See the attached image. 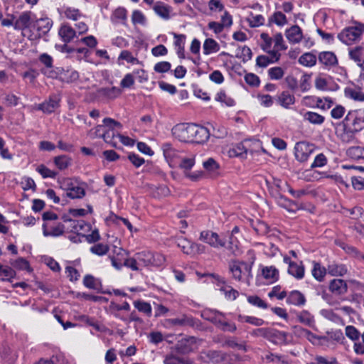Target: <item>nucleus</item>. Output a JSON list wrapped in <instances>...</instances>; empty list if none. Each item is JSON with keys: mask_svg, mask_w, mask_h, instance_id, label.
Returning <instances> with one entry per match:
<instances>
[{"mask_svg": "<svg viewBox=\"0 0 364 364\" xmlns=\"http://www.w3.org/2000/svg\"><path fill=\"white\" fill-rule=\"evenodd\" d=\"M252 264L245 262L234 260L229 264L230 272L232 274V278L237 281L249 280L252 277Z\"/></svg>", "mask_w": 364, "mask_h": 364, "instance_id": "nucleus-1", "label": "nucleus"}, {"mask_svg": "<svg viewBox=\"0 0 364 364\" xmlns=\"http://www.w3.org/2000/svg\"><path fill=\"white\" fill-rule=\"evenodd\" d=\"M199 240L216 249L225 247L228 249V237L226 234H218L211 230H203L200 234Z\"/></svg>", "mask_w": 364, "mask_h": 364, "instance_id": "nucleus-2", "label": "nucleus"}, {"mask_svg": "<svg viewBox=\"0 0 364 364\" xmlns=\"http://www.w3.org/2000/svg\"><path fill=\"white\" fill-rule=\"evenodd\" d=\"M176 343L174 348L181 354H187L197 349L200 339L195 336L180 333L176 337Z\"/></svg>", "mask_w": 364, "mask_h": 364, "instance_id": "nucleus-3", "label": "nucleus"}, {"mask_svg": "<svg viewBox=\"0 0 364 364\" xmlns=\"http://www.w3.org/2000/svg\"><path fill=\"white\" fill-rule=\"evenodd\" d=\"M363 35L362 23H358L355 26H348L341 31L338 38L344 44L350 46L358 42Z\"/></svg>", "mask_w": 364, "mask_h": 364, "instance_id": "nucleus-4", "label": "nucleus"}, {"mask_svg": "<svg viewBox=\"0 0 364 364\" xmlns=\"http://www.w3.org/2000/svg\"><path fill=\"white\" fill-rule=\"evenodd\" d=\"M138 263L143 267H161L166 261L165 257L157 252L143 251L135 255Z\"/></svg>", "mask_w": 364, "mask_h": 364, "instance_id": "nucleus-5", "label": "nucleus"}, {"mask_svg": "<svg viewBox=\"0 0 364 364\" xmlns=\"http://www.w3.org/2000/svg\"><path fill=\"white\" fill-rule=\"evenodd\" d=\"M166 323L171 326L191 327L197 330H202V323L192 316L182 314L178 318H168Z\"/></svg>", "mask_w": 364, "mask_h": 364, "instance_id": "nucleus-6", "label": "nucleus"}, {"mask_svg": "<svg viewBox=\"0 0 364 364\" xmlns=\"http://www.w3.org/2000/svg\"><path fill=\"white\" fill-rule=\"evenodd\" d=\"M193 124H178L172 128L173 136L181 141L192 142Z\"/></svg>", "mask_w": 364, "mask_h": 364, "instance_id": "nucleus-7", "label": "nucleus"}, {"mask_svg": "<svg viewBox=\"0 0 364 364\" xmlns=\"http://www.w3.org/2000/svg\"><path fill=\"white\" fill-rule=\"evenodd\" d=\"M315 146L306 141H299L294 146V155L297 161L304 162L314 152Z\"/></svg>", "mask_w": 364, "mask_h": 364, "instance_id": "nucleus-8", "label": "nucleus"}, {"mask_svg": "<svg viewBox=\"0 0 364 364\" xmlns=\"http://www.w3.org/2000/svg\"><path fill=\"white\" fill-rule=\"evenodd\" d=\"M63 220L65 223V230L77 235H83L89 228V225L83 220H73L68 215H63Z\"/></svg>", "mask_w": 364, "mask_h": 364, "instance_id": "nucleus-9", "label": "nucleus"}, {"mask_svg": "<svg viewBox=\"0 0 364 364\" xmlns=\"http://www.w3.org/2000/svg\"><path fill=\"white\" fill-rule=\"evenodd\" d=\"M35 15L30 11L22 12L15 21L14 28L18 31H25L28 28L34 21Z\"/></svg>", "mask_w": 364, "mask_h": 364, "instance_id": "nucleus-10", "label": "nucleus"}, {"mask_svg": "<svg viewBox=\"0 0 364 364\" xmlns=\"http://www.w3.org/2000/svg\"><path fill=\"white\" fill-rule=\"evenodd\" d=\"M353 121L352 132H358L364 128V117H358L354 112H349L343 121L344 127L348 126L349 121Z\"/></svg>", "mask_w": 364, "mask_h": 364, "instance_id": "nucleus-11", "label": "nucleus"}, {"mask_svg": "<svg viewBox=\"0 0 364 364\" xmlns=\"http://www.w3.org/2000/svg\"><path fill=\"white\" fill-rule=\"evenodd\" d=\"M288 333L284 331L269 328L267 339L277 345L287 343Z\"/></svg>", "mask_w": 364, "mask_h": 364, "instance_id": "nucleus-12", "label": "nucleus"}, {"mask_svg": "<svg viewBox=\"0 0 364 364\" xmlns=\"http://www.w3.org/2000/svg\"><path fill=\"white\" fill-rule=\"evenodd\" d=\"M209 137L210 132L206 127L193 124L192 142L204 143Z\"/></svg>", "mask_w": 364, "mask_h": 364, "instance_id": "nucleus-13", "label": "nucleus"}, {"mask_svg": "<svg viewBox=\"0 0 364 364\" xmlns=\"http://www.w3.org/2000/svg\"><path fill=\"white\" fill-rule=\"evenodd\" d=\"M59 102L60 97L56 95H53L50 96L48 100L39 104L38 109L44 113L50 114L59 107Z\"/></svg>", "mask_w": 364, "mask_h": 364, "instance_id": "nucleus-14", "label": "nucleus"}, {"mask_svg": "<svg viewBox=\"0 0 364 364\" xmlns=\"http://www.w3.org/2000/svg\"><path fill=\"white\" fill-rule=\"evenodd\" d=\"M329 291L337 296L343 295L348 291V285L343 279H333L329 283Z\"/></svg>", "mask_w": 364, "mask_h": 364, "instance_id": "nucleus-15", "label": "nucleus"}, {"mask_svg": "<svg viewBox=\"0 0 364 364\" xmlns=\"http://www.w3.org/2000/svg\"><path fill=\"white\" fill-rule=\"evenodd\" d=\"M66 195L68 197L75 199V198H82L85 195V190L83 187L75 185L70 181H66Z\"/></svg>", "mask_w": 364, "mask_h": 364, "instance_id": "nucleus-16", "label": "nucleus"}, {"mask_svg": "<svg viewBox=\"0 0 364 364\" xmlns=\"http://www.w3.org/2000/svg\"><path fill=\"white\" fill-rule=\"evenodd\" d=\"M350 59L357 63L360 67L364 66V46H357L348 49Z\"/></svg>", "mask_w": 364, "mask_h": 364, "instance_id": "nucleus-17", "label": "nucleus"}, {"mask_svg": "<svg viewBox=\"0 0 364 364\" xmlns=\"http://www.w3.org/2000/svg\"><path fill=\"white\" fill-rule=\"evenodd\" d=\"M287 303L294 306H304L306 304L305 296L298 290L291 291L287 296Z\"/></svg>", "mask_w": 364, "mask_h": 364, "instance_id": "nucleus-18", "label": "nucleus"}, {"mask_svg": "<svg viewBox=\"0 0 364 364\" xmlns=\"http://www.w3.org/2000/svg\"><path fill=\"white\" fill-rule=\"evenodd\" d=\"M285 35L291 43H297L302 39L303 35L300 27L297 25L292 26L285 31Z\"/></svg>", "mask_w": 364, "mask_h": 364, "instance_id": "nucleus-19", "label": "nucleus"}, {"mask_svg": "<svg viewBox=\"0 0 364 364\" xmlns=\"http://www.w3.org/2000/svg\"><path fill=\"white\" fill-rule=\"evenodd\" d=\"M319 63L321 64L333 67L338 65V59L334 53L331 51H323L318 54V57Z\"/></svg>", "mask_w": 364, "mask_h": 364, "instance_id": "nucleus-20", "label": "nucleus"}, {"mask_svg": "<svg viewBox=\"0 0 364 364\" xmlns=\"http://www.w3.org/2000/svg\"><path fill=\"white\" fill-rule=\"evenodd\" d=\"M327 271L331 276L343 277L348 272V268L343 264L333 262L328 264Z\"/></svg>", "mask_w": 364, "mask_h": 364, "instance_id": "nucleus-21", "label": "nucleus"}, {"mask_svg": "<svg viewBox=\"0 0 364 364\" xmlns=\"http://www.w3.org/2000/svg\"><path fill=\"white\" fill-rule=\"evenodd\" d=\"M39 60L43 63L46 69L42 70V73L48 77H56L57 73L53 70H47L53 67V58L47 53H43L39 57Z\"/></svg>", "mask_w": 364, "mask_h": 364, "instance_id": "nucleus-22", "label": "nucleus"}, {"mask_svg": "<svg viewBox=\"0 0 364 364\" xmlns=\"http://www.w3.org/2000/svg\"><path fill=\"white\" fill-rule=\"evenodd\" d=\"M201 316L216 326L220 323V319L225 317V314L217 310L205 309L201 312Z\"/></svg>", "mask_w": 364, "mask_h": 364, "instance_id": "nucleus-23", "label": "nucleus"}, {"mask_svg": "<svg viewBox=\"0 0 364 364\" xmlns=\"http://www.w3.org/2000/svg\"><path fill=\"white\" fill-rule=\"evenodd\" d=\"M58 34L65 43H69L76 36L75 30L68 24H63L60 26Z\"/></svg>", "mask_w": 364, "mask_h": 364, "instance_id": "nucleus-24", "label": "nucleus"}, {"mask_svg": "<svg viewBox=\"0 0 364 364\" xmlns=\"http://www.w3.org/2000/svg\"><path fill=\"white\" fill-rule=\"evenodd\" d=\"M153 9L155 13L161 18L168 20L170 18V13L171 11V7L164 2L158 1L153 6Z\"/></svg>", "mask_w": 364, "mask_h": 364, "instance_id": "nucleus-25", "label": "nucleus"}, {"mask_svg": "<svg viewBox=\"0 0 364 364\" xmlns=\"http://www.w3.org/2000/svg\"><path fill=\"white\" fill-rule=\"evenodd\" d=\"M35 21L37 31L41 36L48 33L53 26V21L49 18H41Z\"/></svg>", "mask_w": 364, "mask_h": 364, "instance_id": "nucleus-26", "label": "nucleus"}, {"mask_svg": "<svg viewBox=\"0 0 364 364\" xmlns=\"http://www.w3.org/2000/svg\"><path fill=\"white\" fill-rule=\"evenodd\" d=\"M288 273L293 276L298 280L302 279L304 277L305 269L302 263L297 264L294 262L288 267Z\"/></svg>", "mask_w": 364, "mask_h": 364, "instance_id": "nucleus-27", "label": "nucleus"}, {"mask_svg": "<svg viewBox=\"0 0 364 364\" xmlns=\"http://www.w3.org/2000/svg\"><path fill=\"white\" fill-rule=\"evenodd\" d=\"M278 103L283 107L287 109L295 102V97L288 91H283L277 99Z\"/></svg>", "mask_w": 364, "mask_h": 364, "instance_id": "nucleus-28", "label": "nucleus"}, {"mask_svg": "<svg viewBox=\"0 0 364 364\" xmlns=\"http://www.w3.org/2000/svg\"><path fill=\"white\" fill-rule=\"evenodd\" d=\"M114 253L116 256L109 255V258L111 260L112 266L117 269H120L122 267V260L119 258V256L123 257L124 255H127V252L122 248L115 247Z\"/></svg>", "mask_w": 364, "mask_h": 364, "instance_id": "nucleus-29", "label": "nucleus"}, {"mask_svg": "<svg viewBox=\"0 0 364 364\" xmlns=\"http://www.w3.org/2000/svg\"><path fill=\"white\" fill-rule=\"evenodd\" d=\"M277 203L279 205L285 208L289 212L296 213V210L300 209L298 203L283 196H280Z\"/></svg>", "mask_w": 364, "mask_h": 364, "instance_id": "nucleus-30", "label": "nucleus"}, {"mask_svg": "<svg viewBox=\"0 0 364 364\" xmlns=\"http://www.w3.org/2000/svg\"><path fill=\"white\" fill-rule=\"evenodd\" d=\"M97 93L100 96H103L109 99H114L121 94V89L116 87H102L97 90Z\"/></svg>", "mask_w": 364, "mask_h": 364, "instance_id": "nucleus-31", "label": "nucleus"}, {"mask_svg": "<svg viewBox=\"0 0 364 364\" xmlns=\"http://www.w3.org/2000/svg\"><path fill=\"white\" fill-rule=\"evenodd\" d=\"M203 53L210 55L220 50V45L213 38H207L203 46Z\"/></svg>", "mask_w": 364, "mask_h": 364, "instance_id": "nucleus-32", "label": "nucleus"}, {"mask_svg": "<svg viewBox=\"0 0 364 364\" xmlns=\"http://www.w3.org/2000/svg\"><path fill=\"white\" fill-rule=\"evenodd\" d=\"M326 272H328L327 268L322 267L318 262H313L311 274L314 278L317 281L321 282L326 276Z\"/></svg>", "mask_w": 364, "mask_h": 364, "instance_id": "nucleus-33", "label": "nucleus"}, {"mask_svg": "<svg viewBox=\"0 0 364 364\" xmlns=\"http://www.w3.org/2000/svg\"><path fill=\"white\" fill-rule=\"evenodd\" d=\"M304 119L313 124H322L325 120V117L314 112H306L304 115Z\"/></svg>", "mask_w": 364, "mask_h": 364, "instance_id": "nucleus-34", "label": "nucleus"}, {"mask_svg": "<svg viewBox=\"0 0 364 364\" xmlns=\"http://www.w3.org/2000/svg\"><path fill=\"white\" fill-rule=\"evenodd\" d=\"M176 243L181 248L183 253L186 255H192L193 242L182 237L176 239Z\"/></svg>", "mask_w": 364, "mask_h": 364, "instance_id": "nucleus-35", "label": "nucleus"}, {"mask_svg": "<svg viewBox=\"0 0 364 364\" xmlns=\"http://www.w3.org/2000/svg\"><path fill=\"white\" fill-rule=\"evenodd\" d=\"M262 272L264 277L270 279L272 282H276L279 279V271L273 266L264 267Z\"/></svg>", "mask_w": 364, "mask_h": 364, "instance_id": "nucleus-36", "label": "nucleus"}, {"mask_svg": "<svg viewBox=\"0 0 364 364\" xmlns=\"http://www.w3.org/2000/svg\"><path fill=\"white\" fill-rule=\"evenodd\" d=\"M164 364H191V362L188 359L170 353L165 356Z\"/></svg>", "mask_w": 364, "mask_h": 364, "instance_id": "nucleus-37", "label": "nucleus"}, {"mask_svg": "<svg viewBox=\"0 0 364 364\" xmlns=\"http://www.w3.org/2000/svg\"><path fill=\"white\" fill-rule=\"evenodd\" d=\"M133 304L139 311L144 313L149 317L151 316L152 309L149 303L141 300H136Z\"/></svg>", "mask_w": 364, "mask_h": 364, "instance_id": "nucleus-38", "label": "nucleus"}, {"mask_svg": "<svg viewBox=\"0 0 364 364\" xmlns=\"http://www.w3.org/2000/svg\"><path fill=\"white\" fill-rule=\"evenodd\" d=\"M299 63L306 67H312L316 63V56L311 53H305L299 58Z\"/></svg>", "mask_w": 364, "mask_h": 364, "instance_id": "nucleus-39", "label": "nucleus"}, {"mask_svg": "<svg viewBox=\"0 0 364 364\" xmlns=\"http://www.w3.org/2000/svg\"><path fill=\"white\" fill-rule=\"evenodd\" d=\"M306 364H341L334 357L326 358L322 355H316Z\"/></svg>", "mask_w": 364, "mask_h": 364, "instance_id": "nucleus-40", "label": "nucleus"}, {"mask_svg": "<svg viewBox=\"0 0 364 364\" xmlns=\"http://www.w3.org/2000/svg\"><path fill=\"white\" fill-rule=\"evenodd\" d=\"M43 235L44 236H53L58 237L62 235L65 230V226L63 224H58V225L53 227L50 231L46 230V225L43 224Z\"/></svg>", "mask_w": 364, "mask_h": 364, "instance_id": "nucleus-41", "label": "nucleus"}, {"mask_svg": "<svg viewBox=\"0 0 364 364\" xmlns=\"http://www.w3.org/2000/svg\"><path fill=\"white\" fill-rule=\"evenodd\" d=\"M247 149L243 143H238L229 150L228 154L230 157H243L247 154Z\"/></svg>", "mask_w": 364, "mask_h": 364, "instance_id": "nucleus-42", "label": "nucleus"}, {"mask_svg": "<svg viewBox=\"0 0 364 364\" xmlns=\"http://www.w3.org/2000/svg\"><path fill=\"white\" fill-rule=\"evenodd\" d=\"M127 10L124 8L119 7L113 12L111 20L114 23L123 22L127 19Z\"/></svg>", "mask_w": 364, "mask_h": 364, "instance_id": "nucleus-43", "label": "nucleus"}, {"mask_svg": "<svg viewBox=\"0 0 364 364\" xmlns=\"http://www.w3.org/2000/svg\"><path fill=\"white\" fill-rule=\"evenodd\" d=\"M327 336H323L322 339L328 341L333 340L338 343H342L345 339L343 332L341 330H331L326 332Z\"/></svg>", "mask_w": 364, "mask_h": 364, "instance_id": "nucleus-44", "label": "nucleus"}, {"mask_svg": "<svg viewBox=\"0 0 364 364\" xmlns=\"http://www.w3.org/2000/svg\"><path fill=\"white\" fill-rule=\"evenodd\" d=\"M54 164L60 170H64L70 165L71 159L66 155H61L54 158Z\"/></svg>", "mask_w": 364, "mask_h": 364, "instance_id": "nucleus-45", "label": "nucleus"}, {"mask_svg": "<svg viewBox=\"0 0 364 364\" xmlns=\"http://www.w3.org/2000/svg\"><path fill=\"white\" fill-rule=\"evenodd\" d=\"M270 23H274L278 26H283L287 23L286 16L281 11L274 12L269 19Z\"/></svg>", "mask_w": 364, "mask_h": 364, "instance_id": "nucleus-46", "label": "nucleus"}, {"mask_svg": "<svg viewBox=\"0 0 364 364\" xmlns=\"http://www.w3.org/2000/svg\"><path fill=\"white\" fill-rule=\"evenodd\" d=\"M264 18L262 15H254L252 13H250V16L247 18V21L249 23V26L251 28L259 27L264 25Z\"/></svg>", "mask_w": 364, "mask_h": 364, "instance_id": "nucleus-47", "label": "nucleus"}, {"mask_svg": "<svg viewBox=\"0 0 364 364\" xmlns=\"http://www.w3.org/2000/svg\"><path fill=\"white\" fill-rule=\"evenodd\" d=\"M239 230L237 227H235L231 233L227 232L226 235L228 237V250H229L231 252L235 253V252L237 250V240L236 238L233 237V233L237 232Z\"/></svg>", "mask_w": 364, "mask_h": 364, "instance_id": "nucleus-48", "label": "nucleus"}, {"mask_svg": "<svg viewBox=\"0 0 364 364\" xmlns=\"http://www.w3.org/2000/svg\"><path fill=\"white\" fill-rule=\"evenodd\" d=\"M216 326L223 331L233 333L237 330V326L235 323L227 321L224 318L220 319V323H218Z\"/></svg>", "mask_w": 364, "mask_h": 364, "instance_id": "nucleus-49", "label": "nucleus"}, {"mask_svg": "<svg viewBox=\"0 0 364 364\" xmlns=\"http://www.w3.org/2000/svg\"><path fill=\"white\" fill-rule=\"evenodd\" d=\"M348 155L354 159H364V147L353 146L348 149Z\"/></svg>", "mask_w": 364, "mask_h": 364, "instance_id": "nucleus-50", "label": "nucleus"}, {"mask_svg": "<svg viewBox=\"0 0 364 364\" xmlns=\"http://www.w3.org/2000/svg\"><path fill=\"white\" fill-rule=\"evenodd\" d=\"M109 250V247L103 243H97L90 247V252L98 256L105 255Z\"/></svg>", "mask_w": 364, "mask_h": 364, "instance_id": "nucleus-51", "label": "nucleus"}, {"mask_svg": "<svg viewBox=\"0 0 364 364\" xmlns=\"http://www.w3.org/2000/svg\"><path fill=\"white\" fill-rule=\"evenodd\" d=\"M238 321L241 322H246L249 323L250 324H252L256 326H260L264 324V321L263 319L257 318L255 316H243V315H239L238 316Z\"/></svg>", "mask_w": 364, "mask_h": 364, "instance_id": "nucleus-52", "label": "nucleus"}, {"mask_svg": "<svg viewBox=\"0 0 364 364\" xmlns=\"http://www.w3.org/2000/svg\"><path fill=\"white\" fill-rule=\"evenodd\" d=\"M345 333L349 339L354 342L358 341L360 336V333L359 331L355 326L351 325L347 326L346 327Z\"/></svg>", "mask_w": 364, "mask_h": 364, "instance_id": "nucleus-53", "label": "nucleus"}, {"mask_svg": "<svg viewBox=\"0 0 364 364\" xmlns=\"http://www.w3.org/2000/svg\"><path fill=\"white\" fill-rule=\"evenodd\" d=\"M83 284L89 289H97L100 285V282L97 279L91 274H87L83 279Z\"/></svg>", "mask_w": 364, "mask_h": 364, "instance_id": "nucleus-54", "label": "nucleus"}, {"mask_svg": "<svg viewBox=\"0 0 364 364\" xmlns=\"http://www.w3.org/2000/svg\"><path fill=\"white\" fill-rule=\"evenodd\" d=\"M195 164V157H184L181 159L179 167L184 171V173L190 171Z\"/></svg>", "mask_w": 364, "mask_h": 364, "instance_id": "nucleus-55", "label": "nucleus"}, {"mask_svg": "<svg viewBox=\"0 0 364 364\" xmlns=\"http://www.w3.org/2000/svg\"><path fill=\"white\" fill-rule=\"evenodd\" d=\"M203 168L210 173H215L219 168V164L213 158H209L203 163Z\"/></svg>", "mask_w": 364, "mask_h": 364, "instance_id": "nucleus-56", "label": "nucleus"}, {"mask_svg": "<svg viewBox=\"0 0 364 364\" xmlns=\"http://www.w3.org/2000/svg\"><path fill=\"white\" fill-rule=\"evenodd\" d=\"M297 318L299 321V322L307 325V326H311L314 322V316L311 315V314L307 311H301L298 316Z\"/></svg>", "mask_w": 364, "mask_h": 364, "instance_id": "nucleus-57", "label": "nucleus"}, {"mask_svg": "<svg viewBox=\"0 0 364 364\" xmlns=\"http://www.w3.org/2000/svg\"><path fill=\"white\" fill-rule=\"evenodd\" d=\"M161 149L166 160H171L176 156V151L169 143L163 144Z\"/></svg>", "mask_w": 364, "mask_h": 364, "instance_id": "nucleus-58", "label": "nucleus"}, {"mask_svg": "<svg viewBox=\"0 0 364 364\" xmlns=\"http://www.w3.org/2000/svg\"><path fill=\"white\" fill-rule=\"evenodd\" d=\"M103 128L104 125H97L94 129H92L89 131L88 135L91 138H102L105 141H107L106 138V133L102 132Z\"/></svg>", "mask_w": 364, "mask_h": 364, "instance_id": "nucleus-59", "label": "nucleus"}, {"mask_svg": "<svg viewBox=\"0 0 364 364\" xmlns=\"http://www.w3.org/2000/svg\"><path fill=\"white\" fill-rule=\"evenodd\" d=\"M11 264L18 269L27 270L28 272L31 271L28 262L22 257L11 262Z\"/></svg>", "mask_w": 364, "mask_h": 364, "instance_id": "nucleus-60", "label": "nucleus"}, {"mask_svg": "<svg viewBox=\"0 0 364 364\" xmlns=\"http://www.w3.org/2000/svg\"><path fill=\"white\" fill-rule=\"evenodd\" d=\"M268 75L272 80H280L284 75V70L281 67H273L268 70Z\"/></svg>", "mask_w": 364, "mask_h": 364, "instance_id": "nucleus-61", "label": "nucleus"}, {"mask_svg": "<svg viewBox=\"0 0 364 364\" xmlns=\"http://www.w3.org/2000/svg\"><path fill=\"white\" fill-rule=\"evenodd\" d=\"M36 171L42 176L43 178H55L57 173L47 168L45 165L41 164L36 168Z\"/></svg>", "mask_w": 364, "mask_h": 364, "instance_id": "nucleus-62", "label": "nucleus"}, {"mask_svg": "<svg viewBox=\"0 0 364 364\" xmlns=\"http://www.w3.org/2000/svg\"><path fill=\"white\" fill-rule=\"evenodd\" d=\"M64 14L67 18L73 21H77L82 16L79 9L72 7L66 8L64 11Z\"/></svg>", "mask_w": 364, "mask_h": 364, "instance_id": "nucleus-63", "label": "nucleus"}, {"mask_svg": "<svg viewBox=\"0 0 364 364\" xmlns=\"http://www.w3.org/2000/svg\"><path fill=\"white\" fill-rule=\"evenodd\" d=\"M281 287L279 285L274 286L268 293L269 298L277 297L279 300H282L287 297V294L285 291H280Z\"/></svg>", "mask_w": 364, "mask_h": 364, "instance_id": "nucleus-64", "label": "nucleus"}]
</instances>
